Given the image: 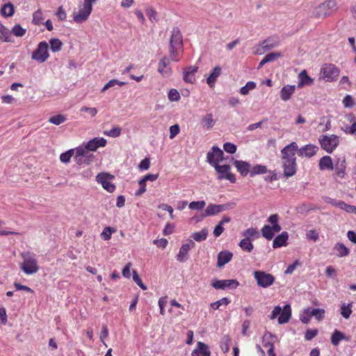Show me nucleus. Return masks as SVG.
<instances>
[{"label": "nucleus", "instance_id": "f257e3e1", "mask_svg": "<svg viewBox=\"0 0 356 356\" xmlns=\"http://www.w3.org/2000/svg\"><path fill=\"white\" fill-rule=\"evenodd\" d=\"M298 150V144L292 142L281 150L282 165L284 175L286 177L293 176L297 171L296 152Z\"/></svg>", "mask_w": 356, "mask_h": 356}, {"label": "nucleus", "instance_id": "f03ea898", "mask_svg": "<svg viewBox=\"0 0 356 356\" xmlns=\"http://www.w3.org/2000/svg\"><path fill=\"white\" fill-rule=\"evenodd\" d=\"M22 261L19 266L21 270L28 275L36 273L40 268L35 255L30 252H22L20 254Z\"/></svg>", "mask_w": 356, "mask_h": 356}, {"label": "nucleus", "instance_id": "7ed1b4c3", "mask_svg": "<svg viewBox=\"0 0 356 356\" xmlns=\"http://www.w3.org/2000/svg\"><path fill=\"white\" fill-rule=\"evenodd\" d=\"M278 317L279 324H284L289 321L291 317V309L289 305H286L283 308L275 306L273 309L270 318L273 320Z\"/></svg>", "mask_w": 356, "mask_h": 356}, {"label": "nucleus", "instance_id": "20e7f679", "mask_svg": "<svg viewBox=\"0 0 356 356\" xmlns=\"http://www.w3.org/2000/svg\"><path fill=\"white\" fill-rule=\"evenodd\" d=\"M337 10V3L332 0L325 1L316 7L314 15L316 18H325Z\"/></svg>", "mask_w": 356, "mask_h": 356}, {"label": "nucleus", "instance_id": "39448f33", "mask_svg": "<svg viewBox=\"0 0 356 356\" xmlns=\"http://www.w3.org/2000/svg\"><path fill=\"white\" fill-rule=\"evenodd\" d=\"M339 72V69L334 64L325 63L321 68L320 75L325 81L331 82L337 79Z\"/></svg>", "mask_w": 356, "mask_h": 356}, {"label": "nucleus", "instance_id": "423d86ee", "mask_svg": "<svg viewBox=\"0 0 356 356\" xmlns=\"http://www.w3.org/2000/svg\"><path fill=\"white\" fill-rule=\"evenodd\" d=\"M92 10V6L81 2L79 4L78 10L72 14L73 20L77 24H81L88 20Z\"/></svg>", "mask_w": 356, "mask_h": 356}, {"label": "nucleus", "instance_id": "0eeeda50", "mask_svg": "<svg viewBox=\"0 0 356 356\" xmlns=\"http://www.w3.org/2000/svg\"><path fill=\"white\" fill-rule=\"evenodd\" d=\"M319 143L323 149L332 153L339 145V138L334 134L323 135L319 138Z\"/></svg>", "mask_w": 356, "mask_h": 356}, {"label": "nucleus", "instance_id": "6e6552de", "mask_svg": "<svg viewBox=\"0 0 356 356\" xmlns=\"http://www.w3.org/2000/svg\"><path fill=\"white\" fill-rule=\"evenodd\" d=\"M74 151V159L79 165H89L94 160V155L90 153V151L87 150L83 145L76 147Z\"/></svg>", "mask_w": 356, "mask_h": 356}, {"label": "nucleus", "instance_id": "1a4fd4ad", "mask_svg": "<svg viewBox=\"0 0 356 356\" xmlns=\"http://www.w3.org/2000/svg\"><path fill=\"white\" fill-rule=\"evenodd\" d=\"M49 45L46 41L40 42L33 51L31 58L40 63L45 62L49 57Z\"/></svg>", "mask_w": 356, "mask_h": 356}, {"label": "nucleus", "instance_id": "9d476101", "mask_svg": "<svg viewBox=\"0 0 356 356\" xmlns=\"http://www.w3.org/2000/svg\"><path fill=\"white\" fill-rule=\"evenodd\" d=\"M217 174V179H227L234 184L236 181L234 174L231 172V167L229 164L216 165L213 167Z\"/></svg>", "mask_w": 356, "mask_h": 356}, {"label": "nucleus", "instance_id": "9b49d317", "mask_svg": "<svg viewBox=\"0 0 356 356\" xmlns=\"http://www.w3.org/2000/svg\"><path fill=\"white\" fill-rule=\"evenodd\" d=\"M254 277L258 286L262 288L270 286L275 282V277L265 271L256 270L254 272Z\"/></svg>", "mask_w": 356, "mask_h": 356}, {"label": "nucleus", "instance_id": "f8f14e48", "mask_svg": "<svg viewBox=\"0 0 356 356\" xmlns=\"http://www.w3.org/2000/svg\"><path fill=\"white\" fill-rule=\"evenodd\" d=\"M224 152L217 146H213L207 154V161L213 168L224 160Z\"/></svg>", "mask_w": 356, "mask_h": 356}, {"label": "nucleus", "instance_id": "ddd939ff", "mask_svg": "<svg viewBox=\"0 0 356 356\" xmlns=\"http://www.w3.org/2000/svg\"><path fill=\"white\" fill-rule=\"evenodd\" d=\"M113 179L114 176L108 173H99L96 177L97 181L109 193H113L115 189V186L111 182Z\"/></svg>", "mask_w": 356, "mask_h": 356}, {"label": "nucleus", "instance_id": "4468645a", "mask_svg": "<svg viewBox=\"0 0 356 356\" xmlns=\"http://www.w3.org/2000/svg\"><path fill=\"white\" fill-rule=\"evenodd\" d=\"M239 285L236 280H212L211 286L216 289H236Z\"/></svg>", "mask_w": 356, "mask_h": 356}, {"label": "nucleus", "instance_id": "2eb2a0df", "mask_svg": "<svg viewBox=\"0 0 356 356\" xmlns=\"http://www.w3.org/2000/svg\"><path fill=\"white\" fill-rule=\"evenodd\" d=\"M195 245V242L190 239L187 243H184L177 255V260L179 262H185L188 259V252Z\"/></svg>", "mask_w": 356, "mask_h": 356}, {"label": "nucleus", "instance_id": "dca6fc26", "mask_svg": "<svg viewBox=\"0 0 356 356\" xmlns=\"http://www.w3.org/2000/svg\"><path fill=\"white\" fill-rule=\"evenodd\" d=\"M106 143L107 141L105 138L102 137H96L89 140L83 147L90 152H95L100 147H105Z\"/></svg>", "mask_w": 356, "mask_h": 356}, {"label": "nucleus", "instance_id": "f3484780", "mask_svg": "<svg viewBox=\"0 0 356 356\" xmlns=\"http://www.w3.org/2000/svg\"><path fill=\"white\" fill-rule=\"evenodd\" d=\"M170 46L174 47H182L183 39L182 35L178 27H174L172 30Z\"/></svg>", "mask_w": 356, "mask_h": 356}, {"label": "nucleus", "instance_id": "a211bd4d", "mask_svg": "<svg viewBox=\"0 0 356 356\" xmlns=\"http://www.w3.org/2000/svg\"><path fill=\"white\" fill-rule=\"evenodd\" d=\"M318 150V147L316 145L308 144L298 149L296 152H298V154L300 156H305L310 158L314 156Z\"/></svg>", "mask_w": 356, "mask_h": 356}, {"label": "nucleus", "instance_id": "6ab92c4d", "mask_svg": "<svg viewBox=\"0 0 356 356\" xmlns=\"http://www.w3.org/2000/svg\"><path fill=\"white\" fill-rule=\"evenodd\" d=\"M158 71L163 77H169L172 74V69L170 67V60L167 57H163L159 61Z\"/></svg>", "mask_w": 356, "mask_h": 356}, {"label": "nucleus", "instance_id": "aec40b11", "mask_svg": "<svg viewBox=\"0 0 356 356\" xmlns=\"http://www.w3.org/2000/svg\"><path fill=\"white\" fill-rule=\"evenodd\" d=\"M198 67L188 66L183 69V79L185 82L193 83L195 81V73L197 72Z\"/></svg>", "mask_w": 356, "mask_h": 356}, {"label": "nucleus", "instance_id": "412c9836", "mask_svg": "<svg viewBox=\"0 0 356 356\" xmlns=\"http://www.w3.org/2000/svg\"><path fill=\"white\" fill-rule=\"evenodd\" d=\"M228 207L226 204H209L206 209L203 216H214L220 213L222 211L227 209Z\"/></svg>", "mask_w": 356, "mask_h": 356}, {"label": "nucleus", "instance_id": "4be33fe9", "mask_svg": "<svg viewBox=\"0 0 356 356\" xmlns=\"http://www.w3.org/2000/svg\"><path fill=\"white\" fill-rule=\"evenodd\" d=\"M346 165L345 159L344 158H343L341 159H339L337 162L335 163V165L334 168V169L335 170V172L334 175V179L343 178L345 176V174H346Z\"/></svg>", "mask_w": 356, "mask_h": 356}, {"label": "nucleus", "instance_id": "5701e85b", "mask_svg": "<svg viewBox=\"0 0 356 356\" xmlns=\"http://www.w3.org/2000/svg\"><path fill=\"white\" fill-rule=\"evenodd\" d=\"M279 42L273 41L272 38H268L264 40L260 44V47L257 49V54H261L264 51L270 50L278 45Z\"/></svg>", "mask_w": 356, "mask_h": 356}, {"label": "nucleus", "instance_id": "b1692460", "mask_svg": "<svg viewBox=\"0 0 356 356\" xmlns=\"http://www.w3.org/2000/svg\"><path fill=\"white\" fill-rule=\"evenodd\" d=\"M295 85H286L280 90V97L284 102L289 101L295 93Z\"/></svg>", "mask_w": 356, "mask_h": 356}, {"label": "nucleus", "instance_id": "393cba45", "mask_svg": "<svg viewBox=\"0 0 356 356\" xmlns=\"http://www.w3.org/2000/svg\"><path fill=\"white\" fill-rule=\"evenodd\" d=\"M210 355L208 346L200 341L197 342V348L192 352V356H210Z\"/></svg>", "mask_w": 356, "mask_h": 356}, {"label": "nucleus", "instance_id": "a878e982", "mask_svg": "<svg viewBox=\"0 0 356 356\" xmlns=\"http://www.w3.org/2000/svg\"><path fill=\"white\" fill-rule=\"evenodd\" d=\"M234 165L243 177H245L250 172V164L243 161L236 160Z\"/></svg>", "mask_w": 356, "mask_h": 356}, {"label": "nucleus", "instance_id": "bb28decb", "mask_svg": "<svg viewBox=\"0 0 356 356\" xmlns=\"http://www.w3.org/2000/svg\"><path fill=\"white\" fill-rule=\"evenodd\" d=\"M298 88H303L305 86H310L313 83L314 80L310 78L306 70H302L299 73L298 76Z\"/></svg>", "mask_w": 356, "mask_h": 356}, {"label": "nucleus", "instance_id": "cd10ccee", "mask_svg": "<svg viewBox=\"0 0 356 356\" xmlns=\"http://www.w3.org/2000/svg\"><path fill=\"white\" fill-rule=\"evenodd\" d=\"M233 254L229 251H222L218 253L217 266L222 267L227 264L232 258Z\"/></svg>", "mask_w": 356, "mask_h": 356}, {"label": "nucleus", "instance_id": "c85d7f7f", "mask_svg": "<svg viewBox=\"0 0 356 356\" xmlns=\"http://www.w3.org/2000/svg\"><path fill=\"white\" fill-rule=\"evenodd\" d=\"M289 238V234L286 232H283L281 234L276 236L273 242V247L274 248H278L283 246H286L287 244V240Z\"/></svg>", "mask_w": 356, "mask_h": 356}, {"label": "nucleus", "instance_id": "c756f323", "mask_svg": "<svg viewBox=\"0 0 356 356\" xmlns=\"http://www.w3.org/2000/svg\"><path fill=\"white\" fill-rule=\"evenodd\" d=\"M318 166L321 170H334L333 162L332 158L330 156H323L319 161Z\"/></svg>", "mask_w": 356, "mask_h": 356}, {"label": "nucleus", "instance_id": "7c9ffc66", "mask_svg": "<svg viewBox=\"0 0 356 356\" xmlns=\"http://www.w3.org/2000/svg\"><path fill=\"white\" fill-rule=\"evenodd\" d=\"M221 74V68L219 66H216L211 72L209 76L207 79V84L212 88L214 86L218 77Z\"/></svg>", "mask_w": 356, "mask_h": 356}, {"label": "nucleus", "instance_id": "2f4dec72", "mask_svg": "<svg viewBox=\"0 0 356 356\" xmlns=\"http://www.w3.org/2000/svg\"><path fill=\"white\" fill-rule=\"evenodd\" d=\"M200 124L202 128L209 129L213 128L215 124L212 113H207L200 120Z\"/></svg>", "mask_w": 356, "mask_h": 356}, {"label": "nucleus", "instance_id": "473e14b6", "mask_svg": "<svg viewBox=\"0 0 356 356\" xmlns=\"http://www.w3.org/2000/svg\"><path fill=\"white\" fill-rule=\"evenodd\" d=\"M334 253L339 257H343L346 255H348L350 252V250L348 248H346L343 243H337L334 248H333Z\"/></svg>", "mask_w": 356, "mask_h": 356}, {"label": "nucleus", "instance_id": "72a5a7b5", "mask_svg": "<svg viewBox=\"0 0 356 356\" xmlns=\"http://www.w3.org/2000/svg\"><path fill=\"white\" fill-rule=\"evenodd\" d=\"M352 307H353L352 302L348 303L347 305L346 303H342L341 305L340 313L344 318L348 319L350 316V315L353 312Z\"/></svg>", "mask_w": 356, "mask_h": 356}, {"label": "nucleus", "instance_id": "f704fd0d", "mask_svg": "<svg viewBox=\"0 0 356 356\" xmlns=\"http://www.w3.org/2000/svg\"><path fill=\"white\" fill-rule=\"evenodd\" d=\"M14 6L11 3H6L1 8L0 13L1 15L5 17H11L14 14Z\"/></svg>", "mask_w": 356, "mask_h": 356}, {"label": "nucleus", "instance_id": "c9c22d12", "mask_svg": "<svg viewBox=\"0 0 356 356\" xmlns=\"http://www.w3.org/2000/svg\"><path fill=\"white\" fill-rule=\"evenodd\" d=\"M238 245L243 250L246 251L248 252H250L254 248V245L252 243L250 239L248 237L245 236L243 239H242L240 241Z\"/></svg>", "mask_w": 356, "mask_h": 356}, {"label": "nucleus", "instance_id": "e433bc0d", "mask_svg": "<svg viewBox=\"0 0 356 356\" xmlns=\"http://www.w3.org/2000/svg\"><path fill=\"white\" fill-rule=\"evenodd\" d=\"M182 47H172L170 46V56L172 60L179 61L181 58Z\"/></svg>", "mask_w": 356, "mask_h": 356}, {"label": "nucleus", "instance_id": "4c0bfd02", "mask_svg": "<svg viewBox=\"0 0 356 356\" xmlns=\"http://www.w3.org/2000/svg\"><path fill=\"white\" fill-rule=\"evenodd\" d=\"M275 338L270 332H266L262 338V345L264 348H267L270 346H273Z\"/></svg>", "mask_w": 356, "mask_h": 356}, {"label": "nucleus", "instance_id": "58836bf2", "mask_svg": "<svg viewBox=\"0 0 356 356\" xmlns=\"http://www.w3.org/2000/svg\"><path fill=\"white\" fill-rule=\"evenodd\" d=\"M50 48L53 52H58L61 50L63 42L57 38H52L49 41Z\"/></svg>", "mask_w": 356, "mask_h": 356}, {"label": "nucleus", "instance_id": "ea45409f", "mask_svg": "<svg viewBox=\"0 0 356 356\" xmlns=\"http://www.w3.org/2000/svg\"><path fill=\"white\" fill-rule=\"evenodd\" d=\"M208 235V232L207 229H202L200 232H195L191 235V237L196 241L200 242L204 241Z\"/></svg>", "mask_w": 356, "mask_h": 356}, {"label": "nucleus", "instance_id": "a19ab883", "mask_svg": "<svg viewBox=\"0 0 356 356\" xmlns=\"http://www.w3.org/2000/svg\"><path fill=\"white\" fill-rule=\"evenodd\" d=\"M256 83L254 81H248L245 86L240 89V93L243 95H247L250 90H254L256 88Z\"/></svg>", "mask_w": 356, "mask_h": 356}, {"label": "nucleus", "instance_id": "79ce46f5", "mask_svg": "<svg viewBox=\"0 0 356 356\" xmlns=\"http://www.w3.org/2000/svg\"><path fill=\"white\" fill-rule=\"evenodd\" d=\"M266 172H267L266 166L262 165H256L252 168V170L250 171V175H251V177H253L256 175L265 174Z\"/></svg>", "mask_w": 356, "mask_h": 356}, {"label": "nucleus", "instance_id": "37998d69", "mask_svg": "<svg viewBox=\"0 0 356 356\" xmlns=\"http://www.w3.org/2000/svg\"><path fill=\"white\" fill-rule=\"evenodd\" d=\"M345 337L344 334L338 330H335L331 337V341L333 345L337 346L340 341L343 339Z\"/></svg>", "mask_w": 356, "mask_h": 356}, {"label": "nucleus", "instance_id": "c03bdc74", "mask_svg": "<svg viewBox=\"0 0 356 356\" xmlns=\"http://www.w3.org/2000/svg\"><path fill=\"white\" fill-rule=\"evenodd\" d=\"M262 235L266 239L270 240L274 236V231L269 225H266L261 229Z\"/></svg>", "mask_w": 356, "mask_h": 356}, {"label": "nucleus", "instance_id": "a18cd8bd", "mask_svg": "<svg viewBox=\"0 0 356 356\" xmlns=\"http://www.w3.org/2000/svg\"><path fill=\"white\" fill-rule=\"evenodd\" d=\"M337 205L340 209L345 210L348 213H356V207L348 204L344 202L340 201L337 204Z\"/></svg>", "mask_w": 356, "mask_h": 356}, {"label": "nucleus", "instance_id": "49530a36", "mask_svg": "<svg viewBox=\"0 0 356 356\" xmlns=\"http://www.w3.org/2000/svg\"><path fill=\"white\" fill-rule=\"evenodd\" d=\"M65 120L66 118L65 117V115L59 114L51 117L49 120V122L51 124L59 125L65 122Z\"/></svg>", "mask_w": 356, "mask_h": 356}, {"label": "nucleus", "instance_id": "de8ad7c7", "mask_svg": "<svg viewBox=\"0 0 356 356\" xmlns=\"http://www.w3.org/2000/svg\"><path fill=\"white\" fill-rule=\"evenodd\" d=\"M74 154V149H70L64 153H62L60 156V160L65 163H67L70 162L71 158L73 156Z\"/></svg>", "mask_w": 356, "mask_h": 356}, {"label": "nucleus", "instance_id": "09e8293b", "mask_svg": "<svg viewBox=\"0 0 356 356\" xmlns=\"http://www.w3.org/2000/svg\"><path fill=\"white\" fill-rule=\"evenodd\" d=\"M206 205V202L204 200H200L196 202H192L188 204V208L191 210H202Z\"/></svg>", "mask_w": 356, "mask_h": 356}, {"label": "nucleus", "instance_id": "8fccbe9b", "mask_svg": "<svg viewBox=\"0 0 356 356\" xmlns=\"http://www.w3.org/2000/svg\"><path fill=\"white\" fill-rule=\"evenodd\" d=\"M121 131H122L121 128L116 127L111 129V130L104 131V134L107 136H109V137L116 138V137H118L120 136Z\"/></svg>", "mask_w": 356, "mask_h": 356}, {"label": "nucleus", "instance_id": "3c124183", "mask_svg": "<svg viewBox=\"0 0 356 356\" xmlns=\"http://www.w3.org/2000/svg\"><path fill=\"white\" fill-rule=\"evenodd\" d=\"M116 229L111 227H106L101 234L102 238L106 241L111 238L113 233L115 232Z\"/></svg>", "mask_w": 356, "mask_h": 356}, {"label": "nucleus", "instance_id": "603ef678", "mask_svg": "<svg viewBox=\"0 0 356 356\" xmlns=\"http://www.w3.org/2000/svg\"><path fill=\"white\" fill-rule=\"evenodd\" d=\"M43 14L41 10H36L33 15L32 22L33 24L39 25L42 24Z\"/></svg>", "mask_w": 356, "mask_h": 356}, {"label": "nucleus", "instance_id": "864d4df0", "mask_svg": "<svg viewBox=\"0 0 356 356\" xmlns=\"http://www.w3.org/2000/svg\"><path fill=\"white\" fill-rule=\"evenodd\" d=\"M310 312L312 317L315 316V318L318 321H321L324 318L325 309H323L314 308L311 309Z\"/></svg>", "mask_w": 356, "mask_h": 356}, {"label": "nucleus", "instance_id": "5fc2aeb1", "mask_svg": "<svg viewBox=\"0 0 356 356\" xmlns=\"http://www.w3.org/2000/svg\"><path fill=\"white\" fill-rule=\"evenodd\" d=\"M26 30L22 28L19 24H16L12 29V33L17 37H22L25 35Z\"/></svg>", "mask_w": 356, "mask_h": 356}, {"label": "nucleus", "instance_id": "6e6d98bb", "mask_svg": "<svg viewBox=\"0 0 356 356\" xmlns=\"http://www.w3.org/2000/svg\"><path fill=\"white\" fill-rule=\"evenodd\" d=\"M229 303V300L227 298H222L220 300L212 302L210 306L213 309H218L221 305H227Z\"/></svg>", "mask_w": 356, "mask_h": 356}, {"label": "nucleus", "instance_id": "4d7b16f0", "mask_svg": "<svg viewBox=\"0 0 356 356\" xmlns=\"http://www.w3.org/2000/svg\"><path fill=\"white\" fill-rule=\"evenodd\" d=\"M312 318L309 309H304L300 315V321L303 323H308Z\"/></svg>", "mask_w": 356, "mask_h": 356}, {"label": "nucleus", "instance_id": "13d9d810", "mask_svg": "<svg viewBox=\"0 0 356 356\" xmlns=\"http://www.w3.org/2000/svg\"><path fill=\"white\" fill-rule=\"evenodd\" d=\"M243 236L245 237H252V238H257L259 237V232L254 228L248 229L246 231L243 232Z\"/></svg>", "mask_w": 356, "mask_h": 356}, {"label": "nucleus", "instance_id": "bf43d9fd", "mask_svg": "<svg viewBox=\"0 0 356 356\" xmlns=\"http://www.w3.org/2000/svg\"><path fill=\"white\" fill-rule=\"evenodd\" d=\"M348 119L350 122H353L351 126L348 128V132L351 134L356 135V118L353 114H350L348 116Z\"/></svg>", "mask_w": 356, "mask_h": 356}, {"label": "nucleus", "instance_id": "052dcab7", "mask_svg": "<svg viewBox=\"0 0 356 356\" xmlns=\"http://www.w3.org/2000/svg\"><path fill=\"white\" fill-rule=\"evenodd\" d=\"M133 280L143 290H146V286L143 283L142 280L138 276L136 270H133Z\"/></svg>", "mask_w": 356, "mask_h": 356}, {"label": "nucleus", "instance_id": "680f3d73", "mask_svg": "<svg viewBox=\"0 0 356 356\" xmlns=\"http://www.w3.org/2000/svg\"><path fill=\"white\" fill-rule=\"evenodd\" d=\"M80 111L83 113H88L92 118L95 117L98 112L96 108L87 106H82L80 108Z\"/></svg>", "mask_w": 356, "mask_h": 356}, {"label": "nucleus", "instance_id": "e2e57ef3", "mask_svg": "<svg viewBox=\"0 0 356 356\" xmlns=\"http://www.w3.org/2000/svg\"><path fill=\"white\" fill-rule=\"evenodd\" d=\"M108 336V329L106 325H102V331L99 334V338L101 341L104 343L105 346H107V344L105 343L104 339L107 338Z\"/></svg>", "mask_w": 356, "mask_h": 356}, {"label": "nucleus", "instance_id": "0e129e2a", "mask_svg": "<svg viewBox=\"0 0 356 356\" xmlns=\"http://www.w3.org/2000/svg\"><path fill=\"white\" fill-rule=\"evenodd\" d=\"M223 149L227 153L234 154L236 152L237 147L236 145L232 143H225L223 145Z\"/></svg>", "mask_w": 356, "mask_h": 356}, {"label": "nucleus", "instance_id": "69168bd1", "mask_svg": "<svg viewBox=\"0 0 356 356\" xmlns=\"http://www.w3.org/2000/svg\"><path fill=\"white\" fill-rule=\"evenodd\" d=\"M282 56V54L280 52H273L268 54L265 56L266 60L268 62H273L276 60L277 58H280Z\"/></svg>", "mask_w": 356, "mask_h": 356}, {"label": "nucleus", "instance_id": "338daca9", "mask_svg": "<svg viewBox=\"0 0 356 356\" xmlns=\"http://www.w3.org/2000/svg\"><path fill=\"white\" fill-rule=\"evenodd\" d=\"M306 236L307 238L312 240L314 242L316 241L318 238L319 234L317 231L310 229L307 232Z\"/></svg>", "mask_w": 356, "mask_h": 356}, {"label": "nucleus", "instance_id": "774afa93", "mask_svg": "<svg viewBox=\"0 0 356 356\" xmlns=\"http://www.w3.org/2000/svg\"><path fill=\"white\" fill-rule=\"evenodd\" d=\"M168 98L170 101H178L180 99L179 92L176 89H171L168 92Z\"/></svg>", "mask_w": 356, "mask_h": 356}]
</instances>
